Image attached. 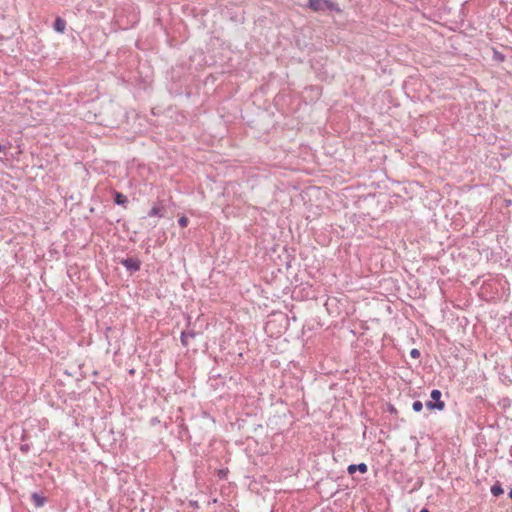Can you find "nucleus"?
<instances>
[{
  "mask_svg": "<svg viewBox=\"0 0 512 512\" xmlns=\"http://www.w3.org/2000/svg\"><path fill=\"white\" fill-rule=\"evenodd\" d=\"M389 410H390L391 412H396V409H395L392 405L390 406Z\"/></svg>",
  "mask_w": 512,
  "mask_h": 512,
  "instance_id": "aec40b11",
  "label": "nucleus"
},
{
  "mask_svg": "<svg viewBox=\"0 0 512 512\" xmlns=\"http://www.w3.org/2000/svg\"><path fill=\"white\" fill-rule=\"evenodd\" d=\"M130 273L138 272L141 268V261L135 257L123 258L119 261Z\"/></svg>",
  "mask_w": 512,
  "mask_h": 512,
  "instance_id": "f03ea898",
  "label": "nucleus"
},
{
  "mask_svg": "<svg viewBox=\"0 0 512 512\" xmlns=\"http://www.w3.org/2000/svg\"><path fill=\"white\" fill-rule=\"evenodd\" d=\"M199 335L194 329H187L181 332L180 341L184 347L189 346V339H194Z\"/></svg>",
  "mask_w": 512,
  "mask_h": 512,
  "instance_id": "7ed1b4c3",
  "label": "nucleus"
},
{
  "mask_svg": "<svg viewBox=\"0 0 512 512\" xmlns=\"http://www.w3.org/2000/svg\"><path fill=\"white\" fill-rule=\"evenodd\" d=\"M306 8L314 11V12H323V11H334L340 12L341 9L339 5L331 0H308L306 4Z\"/></svg>",
  "mask_w": 512,
  "mask_h": 512,
  "instance_id": "f257e3e1",
  "label": "nucleus"
},
{
  "mask_svg": "<svg viewBox=\"0 0 512 512\" xmlns=\"http://www.w3.org/2000/svg\"><path fill=\"white\" fill-rule=\"evenodd\" d=\"M189 223V220L186 216H181L179 219H178V224L180 227L184 228L188 225Z\"/></svg>",
  "mask_w": 512,
  "mask_h": 512,
  "instance_id": "4468645a",
  "label": "nucleus"
},
{
  "mask_svg": "<svg viewBox=\"0 0 512 512\" xmlns=\"http://www.w3.org/2000/svg\"><path fill=\"white\" fill-rule=\"evenodd\" d=\"M360 472L361 474H365L368 471V466L366 463H359V464H350L347 467V472L349 475H353L356 472Z\"/></svg>",
  "mask_w": 512,
  "mask_h": 512,
  "instance_id": "39448f33",
  "label": "nucleus"
},
{
  "mask_svg": "<svg viewBox=\"0 0 512 512\" xmlns=\"http://www.w3.org/2000/svg\"><path fill=\"white\" fill-rule=\"evenodd\" d=\"M495 59L503 60L504 56L499 52H495Z\"/></svg>",
  "mask_w": 512,
  "mask_h": 512,
  "instance_id": "f3484780",
  "label": "nucleus"
},
{
  "mask_svg": "<svg viewBox=\"0 0 512 512\" xmlns=\"http://www.w3.org/2000/svg\"><path fill=\"white\" fill-rule=\"evenodd\" d=\"M20 451L22 453H28L30 451V445L25 443L20 445Z\"/></svg>",
  "mask_w": 512,
  "mask_h": 512,
  "instance_id": "dca6fc26",
  "label": "nucleus"
},
{
  "mask_svg": "<svg viewBox=\"0 0 512 512\" xmlns=\"http://www.w3.org/2000/svg\"><path fill=\"white\" fill-rule=\"evenodd\" d=\"M430 397L433 402H438L442 405L443 409L445 408V403L441 400L442 392L440 390L433 389L430 393Z\"/></svg>",
  "mask_w": 512,
  "mask_h": 512,
  "instance_id": "6e6552de",
  "label": "nucleus"
},
{
  "mask_svg": "<svg viewBox=\"0 0 512 512\" xmlns=\"http://www.w3.org/2000/svg\"><path fill=\"white\" fill-rule=\"evenodd\" d=\"M5 150V147L0 143V153Z\"/></svg>",
  "mask_w": 512,
  "mask_h": 512,
  "instance_id": "6ab92c4d",
  "label": "nucleus"
},
{
  "mask_svg": "<svg viewBox=\"0 0 512 512\" xmlns=\"http://www.w3.org/2000/svg\"><path fill=\"white\" fill-rule=\"evenodd\" d=\"M491 494L495 497H499L504 493V489L500 481H496L490 488Z\"/></svg>",
  "mask_w": 512,
  "mask_h": 512,
  "instance_id": "1a4fd4ad",
  "label": "nucleus"
},
{
  "mask_svg": "<svg viewBox=\"0 0 512 512\" xmlns=\"http://www.w3.org/2000/svg\"><path fill=\"white\" fill-rule=\"evenodd\" d=\"M31 501L35 508H41L46 504L47 498L42 493L34 492L31 494Z\"/></svg>",
  "mask_w": 512,
  "mask_h": 512,
  "instance_id": "423d86ee",
  "label": "nucleus"
},
{
  "mask_svg": "<svg viewBox=\"0 0 512 512\" xmlns=\"http://www.w3.org/2000/svg\"><path fill=\"white\" fill-rule=\"evenodd\" d=\"M420 351L416 348H413L411 351H410V356L414 359H418L420 357Z\"/></svg>",
  "mask_w": 512,
  "mask_h": 512,
  "instance_id": "2eb2a0df",
  "label": "nucleus"
},
{
  "mask_svg": "<svg viewBox=\"0 0 512 512\" xmlns=\"http://www.w3.org/2000/svg\"><path fill=\"white\" fill-rule=\"evenodd\" d=\"M412 409L414 412L418 413L420 411H422L423 409V403L420 401V400H415L413 403H412Z\"/></svg>",
  "mask_w": 512,
  "mask_h": 512,
  "instance_id": "ddd939ff",
  "label": "nucleus"
},
{
  "mask_svg": "<svg viewBox=\"0 0 512 512\" xmlns=\"http://www.w3.org/2000/svg\"><path fill=\"white\" fill-rule=\"evenodd\" d=\"M112 196H113V201L116 205L127 208V204L129 201H128V198L126 195H124L123 193H121L117 190H113Z\"/></svg>",
  "mask_w": 512,
  "mask_h": 512,
  "instance_id": "20e7f679",
  "label": "nucleus"
},
{
  "mask_svg": "<svg viewBox=\"0 0 512 512\" xmlns=\"http://www.w3.org/2000/svg\"><path fill=\"white\" fill-rule=\"evenodd\" d=\"M420 512H430L428 508L424 507L420 510Z\"/></svg>",
  "mask_w": 512,
  "mask_h": 512,
  "instance_id": "a211bd4d",
  "label": "nucleus"
},
{
  "mask_svg": "<svg viewBox=\"0 0 512 512\" xmlns=\"http://www.w3.org/2000/svg\"><path fill=\"white\" fill-rule=\"evenodd\" d=\"M66 20L62 17H56L54 23H53V29L60 34H63L66 29Z\"/></svg>",
  "mask_w": 512,
  "mask_h": 512,
  "instance_id": "0eeeda50",
  "label": "nucleus"
},
{
  "mask_svg": "<svg viewBox=\"0 0 512 512\" xmlns=\"http://www.w3.org/2000/svg\"><path fill=\"white\" fill-rule=\"evenodd\" d=\"M425 406L428 410H438V411H442L444 410L442 408V405L438 402H433L432 400H429L425 403Z\"/></svg>",
  "mask_w": 512,
  "mask_h": 512,
  "instance_id": "9b49d317",
  "label": "nucleus"
},
{
  "mask_svg": "<svg viewBox=\"0 0 512 512\" xmlns=\"http://www.w3.org/2000/svg\"><path fill=\"white\" fill-rule=\"evenodd\" d=\"M228 473H229L228 468H220V469L216 470V474H217L218 478L221 480H225L227 478Z\"/></svg>",
  "mask_w": 512,
  "mask_h": 512,
  "instance_id": "f8f14e48",
  "label": "nucleus"
},
{
  "mask_svg": "<svg viewBox=\"0 0 512 512\" xmlns=\"http://www.w3.org/2000/svg\"><path fill=\"white\" fill-rule=\"evenodd\" d=\"M508 496H509L510 499H512V489L509 490Z\"/></svg>",
  "mask_w": 512,
  "mask_h": 512,
  "instance_id": "412c9836",
  "label": "nucleus"
},
{
  "mask_svg": "<svg viewBox=\"0 0 512 512\" xmlns=\"http://www.w3.org/2000/svg\"><path fill=\"white\" fill-rule=\"evenodd\" d=\"M163 210H164V208H163L162 206H160V205H155V206H153V207L150 209V211L148 212V216H149V217H155V216H157V217L162 218V217L164 216V214H163Z\"/></svg>",
  "mask_w": 512,
  "mask_h": 512,
  "instance_id": "9d476101",
  "label": "nucleus"
}]
</instances>
